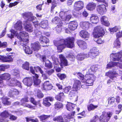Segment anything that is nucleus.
<instances>
[{
    "label": "nucleus",
    "instance_id": "obj_8",
    "mask_svg": "<svg viewBox=\"0 0 122 122\" xmlns=\"http://www.w3.org/2000/svg\"><path fill=\"white\" fill-rule=\"evenodd\" d=\"M108 6V3H106V5L102 4L97 5L96 7L97 10L100 14L103 15L106 12V7Z\"/></svg>",
    "mask_w": 122,
    "mask_h": 122
},
{
    "label": "nucleus",
    "instance_id": "obj_25",
    "mask_svg": "<svg viewBox=\"0 0 122 122\" xmlns=\"http://www.w3.org/2000/svg\"><path fill=\"white\" fill-rule=\"evenodd\" d=\"M30 71L34 75L36 74L35 73V70L37 71H39L41 74L43 73V71L41 70V68L38 66L36 67H30Z\"/></svg>",
    "mask_w": 122,
    "mask_h": 122
},
{
    "label": "nucleus",
    "instance_id": "obj_1",
    "mask_svg": "<svg viewBox=\"0 0 122 122\" xmlns=\"http://www.w3.org/2000/svg\"><path fill=\"white\" fill-rule=\"evenodd\" d=\"M10 34L7 35L8 37L12 39L14 37L15 35L20 41L19 44L23 46V49L25 53L27 54H31L32 53V51L30 48L26 45L28 43L29 35L28 33L25 31L21 32L18 34L17 32L13 29L10 30Z\"/></svg>",
    "mask_w": 122,
    "mask_h": 122
},
{
    "label": "nucleus",
    "instance_id": "obj_58",
    "mask_svg": "<svg viewBox=\"0 0 122 122\" xmlns=\"http://www.w3.org/2000/svg\"><path fill=\"white\" fill-rule=\"evenodd\" d=\"M51 58L53 61V63L57 65L59 63V62L57 58L54 56H52L51 57Z\"/></svg>",
    "mask_w": 122,
    "mask_h": 122
},
{
    "label": "nucleus",
    "instance_id": "obj_47",
    "mask_svg": "<svg viewBox=\"0 0 122 122\" xmlns=\"http://www.w3.org/2000/svg\"><path fill=\"white\" fill-rule=\"evenodd\" d=\"M12 74L14 76L18 77L19 75L20 71L17 69H15L12 71Z\"/></svg>",
    "mask_w": 122,
    "mask_h": 122
},
{
    "label": "nucleus",
    "instance_id": "obj_27",
    "mask_svg": "<svg viewBox=\"0 0 122 122\" xmlns=\"http://www.w3.org/2000/svg\"><path fill=\"white\" fill-rule=\"evenodd\" d=\"M90 20L92 23L94 24H96L99 21L98 17L95 14H92Z\"/></svg>",
    "mask_w": 122,
    "mask_h": 122
},
{
    "label": "nucleus",
    "instance_id": "obj_64",
    "mask_svg": "<svg viewBox=\"0 0 122 122\" xmlns=\"http://www.w3.org/2000/svg\"><path fill=\"white\" fill-rule=\"evenodd\" d=\"M57 6L56 3L54 1H53L52 2V6L51 7V11H52Z\"/></svg>",
    "mask_w": 122,
    "mask_h": 122
},
{
    "label": "nucleus",
    "instance_id": "obj_5",
    "mask_svg": "<svg viewBox=\"0 0 122 122\" xmlns=\"http://www.w3.org/2000/svg\"><path fill=\"white\" fill-rule=\"evenodd\" d=\"M104 33V31L102 26L99 25L94 28L93 34L94 37H100L103 35Z\"/></svg>",
    "mask_w": 122,
    "mask_h": 122
},
{
    "label": "nucleus",
    "instance_id": "obj_12",
    "mask_svg": "<svg viewBox=\"0 0 122 122\" xmlns=\"http://www.w3.org/2000/svg\"><path fill=\"white\" fill-rule=\"evenodd\" d=\"M23 82L24 84L27 86H31L33 83V81L31 77H27L24 78Z\"/></svg>",
    "mask_w": 122,
    "mask_h": 122
},
{
    "label": "nucleus",
    "instance_id": "obj_15",
    "mask_svg": "<svg viewBox=\"0 0 122 122\" xmlns=\"http://www.w3.org/2000/svg\"><path fill=\"white\" fill-rule=\"evenodd\" d=\"M0 60L3 62H9L12 61L13 59L10 55L7 56L0 55Z\"/></svg>",
    "mask_w": 122,
    "mask_h": 122
},
{
    "label": "nucleus",
    "instance_id": "obj_32",
    "mask_svg": "<svg viewBox=\"0 0 122 122\" xmlns=\"http://www.w3.org/2000/svg\"><path fill=\"white\" fill-rule=\"evenodd\" d=\"M96 6L95 3L92 2L89 3L86 6L87 9L90 10H94Z\"/></svg>",
    "mask_w": 122,
    "mask_h": 122
},
{
    "label": "nucleus",
    "instance_id": "obj_11",
    "mask_svg": "<svg viewBox=\"0 0 122 122\" xmlns=\"http://www.w3.org/2000/svg\"><path fill=\"white\" fill-rule=\"evenodd\" d=\"M84 7V3L83 2L81 1L75 2L74 5L75 10L77 11L80 10Z\"/></svg>",
    "mask_w": 122,
    "mask_h": 122
},
{
    "label": "nucleus",
    "instance_id": "obj_4",
    "mask_svg": "<svg viewBox=\"0 0 122 122\" xmlns=\"http://www.w3.org/2000/svg\"><path fill=\"white\" fill-rule=\"evenodd\" d=\"M77 75L80 77L82 82L85 83L86 86L92 85L95 79V76L92 74L87 73L84 76L83 74L79 72L77 73Z\"/></svg>",
    "mask_w": 122,
    "mask_h": 122
},
{
    "label": "nucleus",
    "instance_id": "obj_44",
    "mask_svg": "<svg viewBox=\"0 0 122 122\" xmlns=\"http://www.w3.org/2000/svg\"><path fill=\"white\" fill-rule=\"evenodd\" d=\"M35 96L39 98H41L43 97V95L41 92L39 90L35 91Z\"/></svg>",
    "mask_w": 122,
    "mask_h": 122
},
{
    "label": "nucleus",
    "instance_id": "obj_55",
    "mask_svg": "<svg viewBox=\"0 0 122 122\" xmlns=\"http://www.w3.org/2000/svg\"><path fill=\"white\" fill-rule=\"evenodd\" d=\"M2 103L5 105H9L10 104V102L8 101V99L6 98L3 97L2 98Z\"/></svg>",
    "mask_w": 122,
    "mask_h": 122
},
{
    "label": "nucleus",
    "instance_id": "obj_42",
    "mask_svg": "<svg viewBox=\"0 0 122 122\" xmlns=\"http://www.w3.org/2000/svg\"><path fill=\"white\" fill-rule=\"evenodd\" d=\"M97 105H94L92 104L88 105L87 106L88 109L89 111L93 110L98 107Z\"/></svg>",
    "mask_w": 122,
    "mask_h": 122
},
{
    "label": "nucleus",
    "instance_id": "obj_31",
    "mask_svg": "<svg viewBox=\"0 0 122 122\" xmlns=\"http://www.w3.org/2000/svg\"><path fill=\"white\" fill-rule=\"evenodd\" d=\"M38 76L36 74H35L34 76H33L34 84L36 85H38L41 83L40 80L38 79Z\"/></svg>",
    "mask_w": 122,
    "mask_h": 122
},
{
    "label": "nucleus",
    "instance_id": "obj_9",
    "mask_svg": "<svg viewBox=\"0 0 122 122\" xmlns=\"http://www.w3.org/2000/svg\"><path fill=\"white\" fill-rule=\"evenodd\" d=\"M68 11H66L64 10L63 11H61L59 14V15L61 19L63 21H68L71 18L72 16L70 15H66L65 14H66V13Z\"/></svg>",
    "mask_w": 122,
    "mask_h": 122
},
{
    "label": "nucleus",
    "instance_id": "obj_61",
    "mask_svg": "<svg viewBox=\"0 0 122 122\" xmlns=\"http://www.w3.org/2000/svg\"><path fill=\"white\" fill-rule=\"evenodd\" d=\"M0 67H1L0 68V71H4L5 69L8 68L9 66L5 65H0Z\"/></svg>",
    "mask_w": 122,
    "mask_h": 122
},
{
    "label": "nucleus",
    "instance_id": "obj_53",
    "mask_svg": "<svg viewBox=\"0 0 122 122\" xmlns=\"http://www.w3.org/2000/svg\"><path fill=\"white\" fill-rule=\"evenodd\" d=\"M21 105H23L24 107H26L29 108L31 109H35L36 108L35 107L33 106L28 104L22 103L21 104Z\"/></svg>",
    "mask_w": 122,
    "mask_h": 122
},
{
    "label": "nucleus",
    "instance_id": "obj_29",
    "mask_svg": "<svg viewBox=\"0 0 122 122\" xmlns=\"http://www.w3.org/2000/svg\"><path fill=\"white\" fill-rule=\"evenodd\" d=\"M77 90L73 88L72 87L71 90V91L69 93V97L71 98H73L78 93Z\"/></svg>",
    "mask_w": 122,
    "mask_h": 122
},
{
    "label": "nucleus",
    "instance_id": "obj_10",
    "mask_svg": "<svg viewBox=\"0 0 122 122\" xmlns=\"http://www.w3.org/2000/svg\"><path fill=\"white\" fill-rule=\"evenodd\" d=\"M98 49L96 47H93L90 50L88 55L89 57L93 58H95L98 54Z\"/></svg>",
    "mask_w": 122,
    "mask_h": 122
},
{
    "label": "nucleus",
    "instance_id": "obj_41",
    "mask_svg": "<svg viewBox=\"0 0 122 122\" xmlns=\"http://www.w3.org/2000/svg\"><path fill=\"white\" fill-rule=\"evenodd\" d=\"M54 107L55 109L58 110L62 108L63 105L62 104L59 102H56L54 104Z\"/></svg>",
    "mask_w": 122,
    "mask_h": 122
},
{
    "label": "nucleus",
    "instance_id": "obj_45",
    "mask_svg": "<svg viewBox=\"0 0 122 122\" xmlns=\"http://www.w3.org/2000/svg\"><path fill=\"white\" fill-rule=\"evenodd\" d=\"M121 43L118 39H117L114 41V47L117 48L120 47Z\"/></svg>",
    "mask_w": 122,
    "mask_h": 122
},
{
    "label": "nucleus",
    "instance_id": "obj_57",
    "mask_svg": "<svg viewBox=\"0 0 122 122\" xmlns=\"http://www.w3.org/2000/svg\"><path fill=\"white\" fill-rule=\"evenodd\" d=\"M99 117L97 115H95L91 120L90 122H97L98 121Z\"/></svg>",
    "mask_w": 122,
    "mask_h": 122
},
{
    "label": "nucleus",
    "instance_id": "obj_51",
    "mask_svg": "<svg viewBox=\"0 0 122 122\" xmlns=\"http://www.w3.org/2000/svg\"><path fill=\"white\" fill-rule=\"evenodd\" d=\"M29 62L26 61L23 64L22 67L24 69L29 70Z\"/></svg>",
    "mask_w": 122,
    "mask_h": 122
},
{
    "label": "nucleus",
    "instance_id": "obj_13",
    "mask_svg": "<svg viewBox=\"0 0 122 122\" xmlns=\"http://www.w3.org/2000/svg\"><path fill=\"white\" fill-rule=\"evenodd\" d=\"M85 83L84 85H81L80 81L78 80H75L74 81V84L73 86L72 87L73 88L78 89H80L81 87L82 88H85Z\"/></svg>",
    "mask_w": 122,
    "mask_h": 122
},
{
    "label": "nucleus",
    "instance_id": "obj_39",
    "mask_svg": "<svg viewBox=\"0 0 122 122\" xmlns=\"http://www.w3.org/2000/svg\"><path fill=\"white\" fill-rule=\"evenodd\" d=\"M17 80L14 78H10L8 81V85L10 86H15Z\"/></svg>",
    "mask_w": 122,
    "mask_h": 122
},
{
    "label": "nucleus",
    "instance_id": "obj_14",
    "mask_svg": "<svg viewBox=\"0 0 122 122\" xmlns=\"http://www.w3.org/2000/svg\"><path fill=\"white\" fill-rule=\"evenodd\" d=\"M41 46L40 43L38 41L35 42L31 44V49L36 52L37 51L41 49Z\"/></svg>",
    "mask_w": 122,
    "mask_h": 122
},
{
    "label": "nucleus",
    "instance_id": "obj_26",
    "mask_svg": "<svg viewBox=\"0 0 122 122\" xmlns=\"http://www.w3.org/2000/svg\"><path fill=\"white\" fill-rule=\"evenodd\" d=\"M42 59L44 62H45V66L47 68H52L51 63L48 60H46V57L45 56H43Z\"/></svg>",
    "mask_w": 122,
    "mask_h": 122
},
{
    "label": "nucleus",
    "instance_id": "obj_46",
    "mask_svg": "<svg viewBox=\"0 0 122 122\" xmlns=\"http://www.w3.org/2000/svg\"><path fill=\"white\" fill-rule=\"evenodd\" d=\"M107 119V116L104 114L102 115L100 117V121L101 122H107L108 121H106Z\"/></svg>",
    "mask_w": 122,
    "mask_h": 122
},
{
    "label": "nucleus",
    "instance_id": "obj_50",
    "mask_svg": "<svg viewBox=\"0 0 122 122\" xmlns=\"http://www.w3.org/2000/svg\"><path fill=\"white\" fill-rule=\"evenodd\" d=\"M52 22L55 24H60L62 22L60 21V20L59 18L58 17H56L53 18L52 20Z\"/></svg>",
    "mask_w": 122,
    "mask_h": 122
},
{
    "label": "nucleus",
    "instance_id": "obj_48",
    "mask_svg": "<svg viewBox=\"0 0 122 122\" xmlns=\"http://www.w3.org/2000/svg\"><path fill=\"white\" fill-rule=\"evenodd\" d=\"M94 40L98 44H102L104 42V41L102 40L100 37H94Z\"/></svg>",
    "mask_w": 122,
    "mask_h": 122
},
{
    "label": "nucleus",
    "instance_id": "obj_43",
    "mask_svg": "<svg viewBox=\"0 0 122 122\" xmlns=\"http://www.w3.org/2000/svg\"><path fill=\"white\" fill-rule=\"evenodd\" d=\"M97 69V67H96L95 66H91L90 68L89 69L88 72H87V74H92L94 75L93 74V72L95 71Z\"/></svg>",
    "mask_w": 122,
    "mask_h": 122
},
{
    "label": "nucleus",
    "instance_id": "obj_35",
    "mask_svg": "<svg viewBox=\"0 0 122 122\" xmlns=\"http://www.w3.org/2000/svg\"><path fill=\"white\" fill-rule=\"evenodd\" d=\"M76 105L73 103H69L66 105L67 109L69 111H72L75 107Z\"/></svg>",
    "mask_w": 122,
    "mask_h": 122
},
{
    "label": "nucleus",
    "instance_id": "obj_22",
    "mask_svg": "<svg viewBox=\"0 0 122 122\" xmlns=\"http://www.w3.org/2000/svg\"><path fill=\"white\" fill-rule=\"evenodd\" d=\"M19 94V92L17 89L12 88L9 92L8 95L10 97H14V95H18Z\"/></svg>",
    "mask_w": 122,
    "mask_h": 122
},
{
    "label": "nucleus",
    "instance_id": "obj_49",
    "mask_svg": "<svg viewBox=\"0 0 122 122\" xmlns=\"http://www.w3.org/2000/svg\"><path fill=\"white\" fill-rule=\"evenodd\" d=\"M117 66V62H110L107 64V68L110 69L112 67Z\"/></svg>",
    "mask_w": 122,
    "mask_h": 122
},
{
    "label": "nucleus",
    "instance_id": "obj_6",
    "mask_svg": "<svg viewBox=\"0 0 122 122\" xmlns=\"http://www.w3.org/2000/svg\"><path fill=\"white\" fill-rule=\"evenodd\" d=\"M122 75V71L117 70L116 71H109L106 73L105 75L108 76L112 79L114 80L118 75Z\"/></svg>",
    "mask_w": 122,
    "mask_h": 122
},
{
    "label": "nucleus",
    "instance_id": "obj_52",
    "mask_svg": "<svg viewBox=\"0 0 122 122\" xmlns=\"http://www.w3.org/2000/svg\"><path fill=\"white\" fill-rule=\"evenodd\" d=\"M63 24V23L61 22V23L58 24L56 27V30L58 32H60L62 29V26Z\"/></svg>",
    "mask_w": 122,
    "mask_h": 122
},
{
    "label": "nucleus",
    "instance_id": "obj_34",
    "mask_svg": "<svg viewBox=\"0 0 122 122\" xmlns=\"http://www.w3.org/2000/svg\"><path fill=\"white\" fill-rule=\"evenodd\" d=\"M1 78L4 80L8 81L10 79V75L8 73H5L0 76Z\"/></svg>",
    "mask_w": 122,
    "mask_h": 122
},
{
    "label": "nucleus",
    "instance_id": "obj_18",
    "mask_svg": "<svg viewBox=\"0 0 122 122\" xmlns=\"http://www.w3.org/2000/svg\"><path fill=\"white\" fill-rule=\"evenodd\" d=\"M78 24L75 21L70 22L68 25V28L71 30H74L76 29L78 26Z\"/></svg>",
    "mask_w": 122,
    "mask_h": 122
},
{
    "label": "nucleus",
    "instance_id": "obj_19",
    "mask_svg": "<svg viewBox=\"0 0 122 122\" xmlns=\"http://www.w3.org/2000/svg\"><path fill=\"white\" fill-rule=\"evenodd\" d=\"M14 27L15 29L17 30H22L23 29L22 22L20 20L18 21L14 25Z\"/></svg>",
    "mask_w": 122,
    "mask_h": 122
},
{
    "label": "nucleus",
    "instance_id": "obj_63",
    "mask_svg": "<svg viewBox=\"0 0 122 122\" xmlns=\"http://www.w3.org/2000/svg\"><path fill=\"white\" fill-rule=\"evenodd\" d=\"M115 100V99L114 97H112L110 98L109 99L108 103L109 104H113Z\"/></svg>",
    "mask_w": 122,
    "mask_h": 122
},
{
    "label": "nucleus",
    "instance_id": "obj_24",
    "mask_svg": "<svg viewBox=\"0 0 122 122\" xmlns=\"http://www.w3.org/2000/svg\"><path fill=\"white\" fill-rule=\"evenodd\" d=\"M10 115V114L7 111H5L1 113L0 116L2 118H0V122H3L5 121V118H7Z\"/></svg>",
    "mask_w": 122,
    "mask_h": 122
},
{
    "label": "nucleus",
    "instance_id": "obj_60",
    "mask_svg": "<svg viewBox=\"0 0 122 122\" xmlns=\"http://www.w3.org/2000/svg\"><path fill=\"white\" fill-rule=\"evenodd\" d=\"M75 113V112H73L67 115L66 116L67 119H70L72 118H73Z\"/></svg>",
    "mask_w": 122,
    "mask_h": 122
},
{
    "label": "nucleus",
    "instance_id": "obj_56",
    "mask_svg": "<svg viewBox=\"0 0 122 122\" xmlns=\"http://www.w3.org/2000/svg\"><path fill=\"white\" fill-rule=\"evenodd\" d=\"M72 88L70 86L66 87L63 89L64 92L66 93H68L69 91L71 90Z\"/></svg>",
    "mask_w": 122,
    "mask_h": 122
},
{
    "label": "nucleus",
    "instance_id": "obj_30",
    "mask_svg": "<svg viewBox=\"0 0 122 122\" xmlns=\"http://www.w3.org/2000/svg\"><path fill=\"white\" fill-rule=\"evenodd\" d=\"M80 25L81 27L84 29H87L89 28L90 24L87 21L81 22Z\"/></svg>",
    "mask_w": 122,
    "mask_h": 122
},
{
    "label": "nucleus",
    "instance_id": "obj_23",
    "mask_svg": "<svg viewBox=\"0 0 122 122\" xmlns=\"http://www.w3.org/2000/svg\"><path fill=\"white\" fill-rule=\"evenodd\" d=\"M101 21L102 23L104 25L107 26L109 25L110 23L106 16H102L101 18Z\"/></svg>",
    "mask_w": 122,
    "mask_h": 122
},
{
    "label": "nucleus",
    "instance_id": "obj_2",
    "mask_svg": "<svg viewBox=\"0 0 122 122\" xmlns=\"http://www.w3.org/2000/svg\"><path fill=\"white\" fill-rule=\"evenodd\" d=\"M74 39L72 37H69L65 40L61 38H58L54 41V45L57 47L59 52L62 51L63 49L66 46L67 47L71 48L74 46Z\"/></svg>",
    "mask_w": 122,
    "mask_h": 122
},
{
    "label": "nucleus",
    "instance_id": "obj_54",
    "mask_svg": "<svg viewBox=\"0 0 122 122\" xmlns=\"http://www.w3.org/2000/svg\"><path fill=\"white\" fill-rule=\"evenodd\" d=\"M119 27L117 26H116L110 29L109 30L112 34L114 32H116L119 30Z\"/></svg>",
    "mask_w": 122,
    "mask_h": 122
},
{
    "label": "nucleus",
    "instance_id": "obj_62",
    "mask_svg": "<svg viewBox=\"0 0 122 122\" xmlns=\"http://www.w3.org/2000/svg\"><path fill=\"white\" fill-rule=\"evenodd\" d=\"M66 56L71 61H74L75 59L74 56L71 53L68 54Z\"/></svg>",
    "mask_w": 122,
    "mask_h": 122
},
{
    "label": "nucleus",
    "instance_id": "obj_28",
    "mask_svg": "<svg viewBox=\"0 0 122 122\" xmlns=\"http://www.w3.org/2000/svg\"><path fill=\"white\" fill-rule=\"evenodd\" d=\"M52 88V86L51 84L50 83L49 81H45L43 84L44 89L45 90H51Z\"/></svg>",
    "mask_w": 122,
    "mask_h": 122
},
{
    "label": "nucleus",
    "instance_id": "obj_40",
    "mask_svg": "<svg viewBox=\"0 0 122 122\" xmlns=\"http://www.w3.org/2000/svg\"><path fill=\"white\" fill-rule=\"evenodd\" d=\"M40 25L42 28H46L48 26V21L46 20L42 21L40 23Z\"/></svg>",
    "mask_w": 122,
    "mask_h": 122
},
{
    "label": "nucleus",
    "instance_id": "obj_59",
    "mask_svg": "<svg viewBox=\"0 0 122 122\" xmlns=\"http://www.w3.org/2000/svg\"><path fill=\"white\" fill-rule=\"evenodd\" d=\"M57 75L61 80L64 79L66 76V75L64 74H61L59 73L57 74Z\"/></svg>",
    "mask_w": 122,
    "mask_h": 122
},
{
    "label": "nucleus",
    "instance_id": "obj_21",
    "mask_svg": "<svg viewBox=\"0 0 122 122\" xmlns=\"http://www.w3.org/2000/svg\"><path fill=\"white\" fill-rule=\"evenodd\" d=\"M53 99L54 98L52 97H47L43 99V104L46 106H49L51 105V104L48 102V101H53Z\"/></svg>",
    "mask_w": 122,
    "mask_h": 122
},
{
    "label": "nucleus",
    "instance_id": "obj_7",
    "mask_svg": "<svg viewBox=\"0 0 122 122\" xmlns=\"http://www.w3.org/2000/svg\"><path fill=\"white\" fill-rule=\"evenodd\" d=\"M110 57L111 59L113 61H117L122 62V51L118 53L112 54Z\"/></svg>",
    "mask_w": 122,
    "mask_h": 122
},
{
    "label": "nucleus",
    "instance_id": "obj_36",
    "mask_svg": "<svg viewBox=\"0 0 122 122\" xmlns=\"http://www.w3.org/2000/svg\"><path fill=\"white\" fill-rule=\"evenodd\" d=\"M39 41L41 43L43 44L44 43L47 44L49 41V40L45 36H43L40 37V38Z\"/></svg>",
    "mask_w": 122,
    "mask_h": 122
},
{
    "label": "nucleus",
    "instance_id": "obj_38",
    "mask_svg": "<svg viewBox=\"0 0 122 122\" xmlns=\"http://www.w3.org/2000/svg\"><path fill=\"white\" fill-rule=\"evenodd\" d=\"M89 57L86 54L84 53H81L77 57V59L79 60H82L86 58Z\"/></svg>",
    "mask_w": 122,
    "mask_h": 122
},
{
    "label": "nucleus",
    "instance_id": "obj_20",
    "mask_svg": "<svg viewBox=\"0 0 122 122\" xmlns=\"http://www.w3.org/2000/svg\"><path fill=\"white\" fill-rule=\"evenodd\" d=\"M76 43L79 46L81 49H85L87 48V45L86 43L82 40H78Z\"/></svg>",
    "mask_w": 122,
    "mask_h": 122
},
{
    "label": "nucleus",
    "instance_id": "obj_3",
    "mask_svg": "<svg viewBox=\"0 0 122 122\" xmlns=\"http://www.w3.org/2000/svg\"><path fill=\"white\" fill-rule=\"evenodd\" d=\"M22 16L23 18L27 20L24 23L25 29L29 32H32L33 30V27L30 23L27 22V21H31L34 24L37 25L38 24L37 18L32 16L31 13H24L22 14Z\"/></svg>",
    "mask_w": 122,
    "mask_h": 122
},
{
    "label": "nucleus",
    "instance_id": "obj_33",
    "mask_svg": "<svg viewBox=\"0 0 122 122\" xmlns=\"http://www.w3.org/2000/svg\"><path fill=\"white\" fill-rule=\"evenodd\" d=\"M53 120L54 121L59 122H68V120L65 119L64 120L63 118L61 116L54 117Z\"/></svg>",
    "mask_w": 122,
    "mask_h": 122
},
{
    "label": "nucleus",
    "instance_id": "obj_16",
    "mask_svg": "<svg viewBox=\"0 0 122 122\" xmlns=\"http://www.w3.org/2000/svg\"><path fill=\"white\" fill-rule=\"evenodd\" d=\"M59 58L60 60L61 65L66 66L68 65V62L65 57L62 54L59 55Z\"/></svg>",
    "mask_w": 122,
    "mask_h": 122
},
{
    "label": "nucleus",
    "instance_id": "obj_37",
    "mask_svg": "<svg viewBox=\"0 0 122 122\" xmlns=\"http://www.w3.org/2000/svg\"><path fill=\"white\" fill-rule=\"evenodd\" d=\"M64 97V93L61 92L56 96V97L55 98L58 100L62 102L63 100Z\"/></svg>",
    "mask_w": 122,
    "mask_h": 122
},
{
    "label": "nucleus",
    "instance_id": "obj_17",
    "mask_svg": "<svg viewBox=\"0 0 122 122\" xmlns=\"http://www.w3.org/2000/svg\"><path fill=\"white\" fill-rule=\"evenodd\" d=\"M80 36L82 38L87 40L89 36V34L86 31L82 30L79 33Z\"/></svg>",
    "mask_w": 122,
    "mask_h": 122
}]
</instances>
